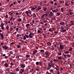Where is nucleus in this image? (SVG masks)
Instances as JSON below:
<instances>
[{"instance_id":"nucleus-1","label":"nucleus","mask_w":74,"mask_h":74,"mask_svg":"<svg viewBox=\"0 0 74 74\" xmlns=\"http://www.w3.org/2000/svg\"><path fill=\"white\" fill-rule=\"evenodd\" d=\"M25 14L27 16L32 17L33 16V14H31L32 11L30 10H29L28 11H25Z\"/></svg>"},{"instance_id":"nucleus-2","label":"nucleus","mask_w":74,"mask_h":74,"mask_svg":"<svg viewBox=\"0 0 74 74\" xmlns=\"http://www.w3.org/2000/svg\"><path fill=\"white\" fill-rule=\"evenodd\" d=\"M48 14H49V12H47L45 14H44L43 15H42V16L41 17V18H43L44 16H45V17H47V16L48 15Z\"/></svg>"},{"instance_id":"nucleus-3","label":"nucleus","mask_w":74,"mask_h":74,"mask_svg":"<svg viewBox=\"0 0 74 74\" xmlns=\"http://www.w3.org/2000/svg\"><path fill=\"white\" fill-rule=\"evenodd\" d=\"M73 25H74V21H71L70 24H69V26H72Z\"/></svg>"},{"instance_id":"nucleus-4","label":"nucleus","mask_w":74,"mask_h":74,"mask_svg":"<svg viewBox=\"0 0 74 74\" xmlns=\"http://www.w3.org/2000/svg\"><path fill=\"white\" fill-rule=\"evenodd\" d=\"M4 49H5L6 50H7V49L8 48V47H7L6 45H5L4 46H3L2 47Z\"/></svg>"},{"instance_id":"nucleus-5","label":"nucleus","mask_w":74,"mask_h":74,"mask_svg":"<svg viewBox=\"0 0 74 74\" xmlns=\"http://www.w3.org/2000/svg\"><path fill=\"white\" fill-rule=\"evenodd\" d=\"M40 10H41V7L38 6L37 9L36 10V11H40Z\"/></svg>"},{"instance_id":"nucleus-6","label":"nucleus","mask_w":74,"mask_h":74,"mask_svg":"<svg viewBox=\"0 0 74 74\" xmlns=\"http://www.w3.org/2000/svg\"><path fill=\"white\" fill-rule=\"evenodd\" d=\"M21 67H22V68H24L26 67L25 66V64H21L20 65Z\"/></svg>"},{"instance_id":"nucleus-7","label":"nucleus","mask_w":74,"mask_h":74,"mask_svg":"<svg viewBox=\"0 0 74 74\" xmlns=\"http://www.w3.org/2000/svg\"><path fill=\"white\" fill-rule=\"evenodd\" d=\"M30 24L29 23L25 25V26H26V27L27 28V29H30V28L29 27V26H30Z\"/></svg>"},{"instance_id":"nucleus-8","label":"nucleus","mask_w":74,"mask_h":74,"mask_svg":"<svg viewBox=\"0 0 74 74\" xmlns=\"http://www.w3.org/2000/svg\"><path fill=\"white\" fill-rule=\"evenodd\" d=\"M32 17L34 18H36V17H37V15L36 14V13H33L32 14Z\"/></svg>"},{"instance_id":"nucleus-9","label":"nucleus","mask_w":74,"mask_h":74,"mask_svg":"<svg viewBox=\"0 0 74 74\" xmlns=\"http://www.w3.org/2000/svg\"><path fill=\"white\" fill-rule=\"evenodd\" d=\"M51 65L52 67L55 68V66H56V64H53L52 63H51Z\"/></svg>"},{"instance_id":"nucleus-10","label":"nucleus","mask_w":74,"mask_h":74,"mask_svg":"<svg viewBox=\"0 0 74 74\" xmlns=\"http://www.w3.org/2000/svg\"><path fill=\"white\" fill-rule=\"evenodd\" d=\"M60 24L61 25L63 26V25H64V24H65V23H64V22H60Z\"/></svg>"},{"instance_id":"nucleus-11","label":"nucleus","mask_w":74,"mask_h":74,"mask_svg":"<svg viewBox=\"0 0 74 74\" xmlns=\"http://www.w3.org/2000/svg\"><path fill=\"white\" fill-rule=\"evenodd\" d=\"M29 37L31 38H32L33 37V36H32V33H30V34H29Z\"/></svg>"},{"instance_id":"nucleus-12","label":"nucleus","mask_w":74,"mask_h":74,"mask_svg":"<svg viewBox=\"0 0 74 74\" xmlns=\"http://www.w3.org/2000/svg\"><path fill=\"white\" fill-rule=\"evenodd\" d=\"M58 55L59 56H60V55H62V52H61V51H58Z\"/></svg>"},{"instance_id":"nucleus-13","label":"nucleus","mask_w":74,"mask_h":74,"mask_svg":"<svg viewBox=\"0 0 74 74\" xmlns=\"http://www.w3.org/2000/svg\"><path fill=\"white\" fill-rule=\"evenodd\" d=\"M1 39L2 40H3L4 39V35L2 34H1Z\"/></svg>"},{"instance_id":"nucleus-14","label":"nucleus","mask_w":74,"mask_h":74,"mask_svg":"<svg viewBox=\"0 0 74 74\" xmlns=\"http://www.w3.org/2000/svg\"><path fill=\"white\" fill-rule=\"evenodd\" d=\"M60 49H63V48H64V47H63V45H60Z\"/></svg>"},{"instance_id":"nucleus-15","label":"nucleus","mask_w":74,"mask_h":74,"mask_svg":"<svg viewBox=\"0 0 74 74\" xmlns=\"http://www.w3.org/2000/svg\"><path fill=\"white\" fill-rule=\"evenodd\" d=\"M47 44L48 45V46H51V43L50 42H48L47 43Z\"/></svg>"},{"instance_id":"nucleus-16","label":"nucleus","mask_w":74,"mask_h":74,"mask_svg":"<svg viewBox=\"0 0 74 74\" xmlns=\"http://www.w3.org/2000/svg\"><path fill=\"white\" fill-rule=\"evenodd\" d=\"M37 52V50H36L33 51V55H36V53Z\"/></svg>"},{"instance_id":"nucleus-17","label":"nucleus","mask_w":74,"mask_h":74,"mask_svg":"<svg viewBox=\"0 0 74 74\" xmlns=\"http://www.w3.org/2000/svg\"><path fill=\"white\" fill-rule=\"evenodd\" d=\"M4 66L5 67H8V64L7 63H5L4 64Z\"/></svg>"},{"instance_id":"nucleus-18","label":"nucleus","mask_w":74,"mask_h":74,"mask_svg":"<svg viewBox=\"0 0 74 74\" xmlns=\"http://www.w3.org/2000/svg\"><path fill=\"white\" fill-rule=\"evenodd\" d=\"M48 67H49V68H51V67H52L51 66V64H50L49 63L48 64Z\"/></svg>"},{"instance_id":"nucleus-19","label":"nucleus","mask_w":74,"mask_h":74,"mask_svg":"<svg viewBox=\"0 0 74 74\" xmlns=\"http://www.w3.org/2000/svg\"><path fill=\"white\" fill-rule=\"evenodd\" d=\"M61 31L63 33H64V32H66V29H63V30H61Z\"/></svg>"},{"instance_id":"nucleus-20","label":"nucleus","mask_w":74,"mask_h":74,"mask_svg":"<svg viewBox=\"0 0 74 74\" xmlns=\"http://www.w3.org/2000/svg\"><path fill=\"white\" fill-rule=\"evenodd\" d=\"M37 32L38 33H40V34H41V33H42V32H41L40 30H38L37 31Z\"/></svg>"},{"instance_id":"nucleus-21","label":"nucleus","mask_w":74,"mask_h":74,"mask_svg":"<svg viewBox=\"0 0 74 74\" xmlns=\"http://www.w3.org/2000/svg\"><path fill=\"white\" fill-rule=\"evenodd\" d=\"M17 21L18 22H21V21H22V19L21 18H19L17 20Z\"/></svg>"},{"instance_id":"nucleus-22","label":"nucleus","mask_w":74,"mask_h":74,"mask_svg":"<svg viewBox=\"0 0 74 74\" xmlns=\"http://www.w3.org/2000/svg\"><path fill=\"white\" fill-rule=\"evenodd\" d=\"M39 65L40 66H41V65H42V62H41V61H40L39 62Z\"/></svg>"},{"instance_id":"nucleus-23","label":"nucleus","mask_w":74,"mask_h":74,"mask_svg":"<svg viewBox=\"0 0 74 74\" xmlns=\"http://www.w3.org/2000/svg\"><path fill=\"white\" fill-rule=\"evenodd\" d=\"M61 12H63V11H64V9L63 8H62L61 9Z\"/></svg>"},{"instance_id":"nucleus-24","label":"nucleus","mask_w":74,"mask_h":74,"mask_svg":"<svg viewBox=\"0 0 74 74\" xmlns=\"http://www.w3.org/2000/svg\"><path fill=\"white\" fill-rule=\"evenodd\" d=\"M16 71H19V68H18V67L17 68H16Z\"/></svg>"},{"instance_id":"nucleus-25","label":"nucleus","mask_w":74,"mask_h":74,"mask_svg":"<svg viewBox=\"0 0 74 74\" xmlns=\"http://www.w3.org/2000/svg\"><path fill=\"white\" fill-rule=\"evenodd\" d=\"M65 54H68V53H69V52L68 51H66L64 52Z\"/></svg>"},{"instance_id":"nucleus-26","label":"nucleus","mask_w":74,"mask_h":74,"mask_svg":"<svg viewBox=\"0 0 74 74\" xmlns=\"http://www.w3.org/2000/svg\"><path fill=\"white\" fill-rule=\"evenodd\" d=\"M26 57H25V58H29V57L30 56V55H26Z\"/></svg>"},{"instance_id":"nucleus-27","label":"nucleus","mask_w":74,"mask_h":74,"mask_svg":"<svg viewBox=\"0 0 74 74\" xmlns=\"http://www.w3.org/2000/svg\"><path fill=\"white\" fill-rule=\"evenodd\" d=\"M50 16H52V15L53 14V13H52L51 12H50Z\"/></svg>"},{"instance_id":"nucleus-28","label":"nucleus","mask_w":74,"mask_h":74,"mask_svg":"<svg viewBox=\"0 0 74 74\" xmlns=\"http://www.w3.org/2000/svg\"><path fill=\"white\" fill-rule=\"evenodd\" d=\"M66 56L68 58H70V57H71V55L69 54H67Z\"/></svg>"},{"instance_id":"nucleus-29","label":"nucleus","mask_w":74,"mask_h":74,"mask_svg":"<svg viewBox=\"0 0 74 74\" xmlns=\"http://www.w3.org/2000/svg\"><path fill=\"white\" fill-rule=\"evenodd\" d=\"M36 65H37V66L39 65V62H37L36 63Z\"/></svg>"},{"instance_id":"nucleus-30","label":"nucleus","mask_w":74,"mask_h":74,"mask_svg":"<svg viewBox=\"0 0 74 74\" xmlns=\"http://www.w3.org/2000/svg\"><path fill=\"white\" fill-rule=\"evenodd\" d=\"M54 33L55 34V35H56L58 33V31H57L56 32V31H55L54 32Z\"/></svg>"},{"instance_id":"nucleus-31","label":"nucleus","mask_w":74,"mask_h":74,"mask_svg":"<svg viewBox=\"0 0 74 74\" xmlns=\"http://www.w3.org/2000/svg\"><path fill=\"white\" fill-rule=\"evenodd\" d=\"M23 40H26V37L25 36H23Z\"/></svg>"},{"instance_id":"nucleus-32","label":"nucleus","mask_w":74,"mask_h":74,"mask_svg":"<svg viewBox=\"0 0 74 74\" xmlns=\"http://www.w3.org/2000/svg\"><path fill=\"white\" fill-rule=\"evenodd\" d=\"M48 52H46L45 53V55H46L49 56V53H48Z\"/></svg>"},{"instance_id":"nucleus-33","label":"nucleus","mask_w":74,"mask_h":74,"mask_svg":"<svg viewBox=\"0 0 74 74\" xmlns=\"http://www.w3.org/2000/svg\"><path fill=\"white\" fill-rule=\"evenodd\" d=\"M49 71L51 72V73H52V72L53 71V69L50 70Z\"/></svg>"},{"instance_id":"nucleus-34","label":"nucleus","mask_w":74,"mask_h":74,"mask_svg":"<svg viewBox=\"0 0 74 74\" xmlns=\"http://www.w3.org/2000/svg\"><path fill=\"white\" fill-rule=\"evenodd\" d=\"M62 57L61 56H59L58 57V59H59V60H62Z\"/></svg>"},{"instance_id":"nucleus-35","label":"nucleus","mask_w":74,"mask_h":74,"mask_svg":"<svg viewBox=\"0 0 74 74\" xmlns=\"http://www.w3.org/2000/svg\"><path fill=\"white\" fill-rule=\"evenodd\" d=\"M9 53H10V54H13V51H11L9 52Z\"/></svg>"},{"instance_id":"nucleus-36","label":"nucleus","mask_w":74,"mask_h":74,"mask_svg":"<svg viewBox=\"0 0 74 74\" xmlns=\"http://www.w3.org/2000/svg\"><path fill=\"white\" fill-rule=\"evenodd\" d=\"M40 51L41 52H44L45 51L43 49H41L40 50Z\"/></svg>"},{"instance_id":"nucleus-37","label":"nucleus","mask_w":74,"mask_h":74,"mask_svg":"<svg viewBox=\"0 0 74 74\" xmlns=\"http://www.w3.org/2000/svg\"><path fill=\"white\" fill-rule=\"evenodd\" d=\"M60 70H61V72H62V71H63V69L61 67L60 68Z\"/></svg>"},{"instance_id":"nucleus-38","label":"nucleus","mask_w":74,"mask_h":74,"mask_svg":"<svg viewBox=\"0 0 74 74\" xmlns=\"http://www.w3.org/2000/svg\"><path fill=\"white\" fill-rule=\"evenodd\" d=\"M43 22L44 23H47V22H48V21L47 20H44Z\"/></svg>"},{"instance_id":"nucleus-39","label":"nucleus","mask_w":74,"mask_h":74,"mask_svg":"<svg viewBox=\"0 0 74 74\" xmlns=\"http://www.w3.org/2000/svg\"><path fill=\"white\" fill-rule=\"evenodd\" d=\"M25 36L27 38H28L29 37V35H25Z\"/></svg>"},{"instance_id":"nucleus-40","label":"nucleus","mask_w":74,"mask_h":74,"mask_svg":"<svg viewBox=\"0 0 74 74\" xmlns=\"http://www.w3.org/2000/svg\"><path fill=\"white\" fill-rule=\"evenodd\" d=\"M20 70L21 71V72H23V73L25 71V70L24 69H21Z\"/></svg>"},{"instance_id":"nucleus-41","label":"nucleus","mask_w":74,"mask_h":74,"mask_svg":"<svg viewBox=\"0 0 74 74\" xmlns=\"http://www.w3.org/2000/svg\"><path fill=\"white\" fill-rule=\"evenodd\" d=\"M8 26L6 27V29L7 30H9V27H8Z\"/></svg>"},{"instance_id":"nucleus-42","label":"nucleus","mask_w":74,"mask_h":74,"mask_svg":"<svg viewBox=\"0 0 74 74\" xmlns=\"http://www.w3.org/2000/svg\"><path fill=\"white\" fill-rule=\"evenodd\" d=\"M69 13L70 15H71V14H73V13L71 12H69Z\"/></svg>"},{"instance_id":"nucleus-43","label":"nucleus","mask_w":74,"mask_h":74,"mask_svg":"<svg viewBox=\"0 0 74 74\" xmlns=\"http://www.w3.org/2000/svg\"><path fill=\"white\" fill-rule=\"evenodd\" d=\"M4 22H5V24H6V25H8L7 23H8V21H4Z\"/></svg>"},{"instance_id":"nucleus-44","label":"nucleus","mask_w":74,"mask_h":74,"mask_svg":"<svg viewBox=\"0 0 74 74\" xmlns=\"http://www.w3.org/2000/svg\"><path fill=\"white\" fill-rule=\"evenodd\" d=\"M50 3L51 4H53V1H50Z\"/></svg>"},{"instance_id":"nucleus-45","label":"nucleus","mask_w":74,"mask_h":74,"mask_svg":"<svg viewBox=\"0 0 74 74\" xmlns=\"http://www.w3.org/2000/svg\"><path fill=\"white\" fill-rule=\"evenodd\" d=\"M71 3L72 4V5H74V2L72 1H71Z\"/></svg>"},{"instance_id":"nucleus-46","label":"nucleus","mask_w":74,"mask_h":74,"mask_svg":"<svg viewBox=\"0 0 74 74\" xmlns=\"http://www.w3.org/2000/svg\"><path fill=\"white\" fill-rule=\"evenodd\" d=\"M61 30H63L64 29V27H63V26H62L61 27Z\"/></svg>"},{"instance_id":"nucleus-47","label":"nucleus","mask_w":74,"mask_h":74,"mask_svg":"<svg viewBox=\"0 0 74 74\" xmlns=\"http://www.w3.org/2000/svg\"><path fill=\"white\" fill-rule=\"evenodd\" d=\"M52 29H53V30H56V28H55L54 27H53L52 28Z\"/></svg>"},{"instance_id":"nucleus-48","label":"nucleus","mask_w":74,"mask_h":74,"mask_svg":"<svg viewBox=\"0 0 74 74\" xmlns=\"http://www.w3.org/2000/svg\"><path fill=\"white\" fill-rule=\"evenodd\" d=\"M65 5H66V6H69V5H68L67 3H65Z\"/></svg>"},{"instance_id":"nucleus-49","label":"nucleus","mask_w":74,"mask_h":74,"mask_svg":"<svg viewBox=\"0 0 74 74\" xmlns=\"http://www.w3.org/2000/svg\"><path fill=\"white\" fill-rule=\"evenodd\" d=\"M47 8H44V10L45 11H46V10H47Z\"/></svg>"},{"instance_id":"nucleus-50","label":"nucleus","mask_w":74,"mask_h":74,"mask_svg":"<svg viewBox=\"0 0 74 74\" xmlns=\"http://www.w3.org/2000/svg\"><path fill=\"white\" fill-rule=\"evenodd\" d=\"M53 62H58V60H56V59H54L53 60Z\"/></svg>"},{"instance_id":"nucleus-51","label":"nucleus","mask_w":74,"mask_h":74,"mask_svg":"<svg viewBox=\"0 0 74 74\" xmlns=\"http://www.w3.org/2000/svg\"><path fill=\"white\" fill-rule=\"evenodd\" d=\"M12 63V62L10 64V65H11L12 66H14V65Z\"/></svg>"},{"instance_id":"nucleus-52","label":"nucleus","mask_w":74,"mask_h":74,"mask_svg":"<svg viewBox=\"0 0 74 74\" xmlns=\"http://www.w3.org/2000/svg\"><path fill=\"white\" fill-rule=\"evenodd\" d=\"M12 5H13V4L12 3L11 4V5H10V7H12Z\"/></svg>"},{"instance_id":"nucleus-53","label":"nucleus","mask_w":74,"mask_h":74,"mask_svg":"<svg viewBox=\"0 0 74 74\" xmlns=\"http://www.w3.org/2000/svg\"><path fill=\"white\" fill-rule=\"evenodd\" d=\"M2 30H3V29H4V28L3 26H2V27H1Z\"/></svg>"},{"instance_id":"nucleus-54","label":"nucleus","mask_w":74,"mask_h":74,"mask_svg":"<svg viewBox=\"0 0 74 74\" xmlns=\"http://www.w3.org/2000/svg\"><path fill=\"white\" fill-rule=\"evenodd\" d=\"M19 73L20 74V73H21V74H22L23 73V72H22V71H20L19 72Z\"/></svg>"},{"instance_id":"nucleus-55","label":"nucleus","mask_w":74,"mask_h":74,"mask_svg":"<svg viewBox=\"0 0 74 74\" xmlns=\"http://www.w3.org/2000/svg\"><path fill=\"white\" fill-rule=\"evenodd\" d=\"M18 1H17V2L18 3H21V1H18V0H17Z\"/></svg>"},{"instance_id":"nucleus-56","label":"nucleus","mask_w":74,"mask_h":74,"mask_svg":"<svg viewBox=\"0 0 74 74\" xmlns=\"http://www.w3.org/2000/svg\"><path fill=\"white\" fill-rule=\"evenodd\" d=\"M52 19L53 20H56V19H55V18L54 17L52 18Z\"/></svg>"},{"instance_id":"nucleus-57","label":"nucleus","mask_w":74,"mask_h":74,"mask_svg":"<svg viewBox=\"0 0 74 74\" xmlns=\"http://www.w3.org/2000/svg\"><path fill=\"white\" fill-rule=\"evenodd\" d=\"M52 11H53V12H56V10H52Z\"/></svg>"},{"instance_id":"nucleus-58","label":"nucleus","mask_w":74,"mask_h":74,"mask_svg":"<svg viewBox=\"0 0 74 74\" xmlns=\"http://www.w3.org/2000/svg\"><path fill=\"white\" fill-rule=\"evenodd\" d=\"M32 10H35V8H34V7L32 8Z\"/></svg>"},{"instance_id":"nucleus-59","label":"nucleus","mask_w":74,"mask_h":74,"mask_svg":"<svg viewBox=\"0 0 74 74\" xmlns=\"http://www.w3.org/2000/svg\"><path fill=\"white\" fill-rule=\"evenodd\" d=\"M72 51V48H71L70 49H69V51Z\"/></svg>"},{"instance_id":"nucleus-60","label":"nucleus","mask_w":74,"mask_h":74,"mask_svg":"<svg viewBox=\"0 0 74 74\" xmlns=\"http://www.w3.org/2000/svg\"><path fill=\"white\" fill-rule=\"evenodd\" d=\"M60 73H61V72H60V73H59V71H57V74H60Z\"/></svg>"},{"instance_id":"nucleus-61","label":"nucleus","mask_w":74,"mask_h":74,"mask_svg":"<svg viewBox=\"0 0 74 74\" xmlns=\"http://www.w3.org/2000/svg\"><path fill=\"white\" fill-rule=\"evenodd\" d=\"M54 5H57V4L56 2H54Z\"/></svg>"},{"instance_id":"nucleus-62","label":"nucleus","mask_w":74,"mask_h":74,"mask_svg":"<svg viewBox=\"0 0 74 74\" xmlns=\"http://www.w3.org/2000/svg\"><path fill=\"white\" fill-rule=\"evenodd\" d=\"M57 15H58V16H59L60 15V13H57Z\"/></svg>"},{"instance_id":"nucleus-63","label":"nucleus","mask_w":74,"mask_h":74,"mask_svg":"<svg viewBox=\"0 0 74 74\" xmlns=\"http://www.w3.org/2000/svg\"><path fill=\"white\" fill-rule=\"evenodd\" d=\"M9 73H10V74H14V73H13V72H10Z\"/></svg>"},{"instance_id":"nucleus-64","label":"nucleus","mask_w":74,"mask_h":74,"mask_svg":"<svg viewBox=\"0 0 74 74\" xmlns=\"http://www.w3.org/2000/svg\"><path fill=\"white\" fill-rule=\"evenodd\" d=\"M5 17L6 18H8V15H6L5 16Z\"/></svg>"}]
</instances>
